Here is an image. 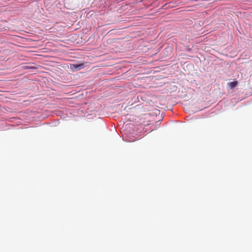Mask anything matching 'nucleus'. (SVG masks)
I'll use <instances>...</instances> for the list:
<instances>
[{"mask_svg": "<svg viewBox=\"0 0 252 252\" xmlns=\"http://www.w3.org/2000/svg\"><path fill=\"white\" fill-rule=\"evenodd\" d=\"M83 67V64H72L71 65V68L72 69H80Z\"/></svg>", "mask_w": 252, "mask_h": 252, "instance_id": "1", "label": "nucleus"}, {"mask_svg": "<svg viewBox=\"0 0 252 252\" xmlns=\"http://www.w3.org/2000/svg\"><path fill=\"white\" fill-rule=\"evenodd\" d=\"M237 81H233L228 84V86L231 89H233L237 85Z\"/></svg>", "mask_w": 252, "mask_h": 252, "instance_id": "2", "label": "nucleus"}, {"mask_svg": "<svg viewBox=\"0 0 252 252\" xmlns=\"http://www.w3.org/2000/svg\"><path fill=\"white\" fill-rule=\"evenodd\" d=\"M166 50H169L171 51V48H167Z\"/></svg>", "mask_w": 252, "mask_h": 252, "instance_id": "3", "label": "nucleus"}]
</instances>
